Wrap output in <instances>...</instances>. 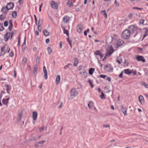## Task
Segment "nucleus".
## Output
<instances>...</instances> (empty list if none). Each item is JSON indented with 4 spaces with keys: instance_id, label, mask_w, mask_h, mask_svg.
Listing matches in <instances>:
<instances>
[{
    "instance_id": "nucleus-29",
    "label": "nucleus",
    "mask_w": 148,
    "mask_h": 148,
    "mask_svg": "<svg viewBox=\"0 0 148 148\" xmlns=\"http://www.w3.org/2000/svg\"><path fill=\"white\" fill-rule=\"evenodd\" d=\"M95 71V69L93 68H91L89 70V73L90 75H92L94 71Z\"/></svg>"
},
{
    "instance_id": "nucleus-1",
    "label": "nucleus",
    "mask_w": 148,
    "mask_h": 148,
    "mask_svg": "<svg viewBox=\"0 0 148 148\" xmlns=\"http://www.w3.org/2000/svg\"><path fill=\"white\" fill-rule=\"evenodd\" d=\"M130 31L128 29H125L122 32V36L124 39H128L130 38Z\"/></svg>"
},
{
    "instance_id": "nucleus-54",
    "label": "nucleus",
    "mask_w": 148,
    "mask_h": 148,
    "mask_svg": "<svg viewBox=\"0 0 148 148\" xmlns=\"http://www.w3.org/2000/svg\"><path fill=\"white\" fill-rule=\"evenodd\" d=\"M133 8L134 9H138V10H141L142 9V8H138V7H134Z\"/></svg>"
},
{
    "instance_id": "nucleus-53",
    "label": "nucleus",
    "mask_w": 148,
    "mask_h": 148,
    "mask_svg": "<svg viewBox=\"0 0 148 148\" xmlns=\"http://www.w3.org/2000/svg\"><path fill=\"white\" fill-rule=\"evenodd\" d=\"M13 26L9 25L8 27V29L9 31H10L12 30V28Z\"/></svg>"
},
{
    "instance_id": "nucleus-3",
    "label": "nucleus",
    "mask_w": 148,
    "mask_h": 148,
    "mask_svg": "<svg viewBox=\"0 0 148 148\" xmlns=\"http://www.w3.org/2000/svg\"><path fill=\"white\" fill-rule=\"evenodd\" d=\"M129 30L130 31V32H131V33H135V34L134 36V37H135L137 35V27L134 25H132L130 26L129 27Z\"/></svg>"
},
{
    "instance_id": "nucleus-21",
    "label": "nucleus",
    "mask_w": 148,
    "mask_h": 148,
    "mask_svg": "<svg viewBox=\"0 0 148 148\" xmlns=\"http://www.w3.org/2000/svg\"><path fill=\"white\" fill-rule=\"evenodd\" d=\"M37 113L35 112H33L32 113L33 118L34 120H36L37 116Z\"/></svg>"
},
{
    "instance_id": "nucleus-59",
    "label": "nucleus",
    "mask_w": 148,
    "mask_h": 148,
    "mask_svg": "<svg viewBox=\"0 0 148 148\" xmlns=\"http://www.w3.org/2000/svg\"><path fill=\"white\" fill-rule=\"evenodd\" d=\"M23 0H18V3L20 5L23 3Z\"/></svg>"
},
{
    "instance_id": "nucleus-33",
    "label": "nucleus",
    "mask_w": 148,
    "mask_h": 148,
    "mask_svg": "<svg viewBox=\"0 0 148 148\" xmlns=\"http://www.w3.org/2000/svg\"><path fill=\"white\" fill-rule=\"evenodd\" d=\"M12 17L14 18H15L17 16V13L16 11H14L12 14Z\"/></svg>"
},
{
    "instance_id": "nucleus-17",
    "label": "nucleus",
    "mask_w": 148,
    "mask_h": 148,
    "mask_svg": "<svg viewBox=\"0 0 148 148\" xmlns=\"http://www.w3.org/2000/svg\"><path fill=\"white\" fill-rule=\"evenodd\" d=\"M80 74L84 76V78H86L87 76V71L86 69H84L83 71L80 72Z\"/></svg>"
},
{
    "instance_id": "nucleus-11",
    "label": "nucleus",
    "mask_w": 148,
    "mask_h": 148,
    "mask_svg": "<svg viewBox=\"0 0 148 148\" xmlns=\"http://www.w3.org/2000/svg\"><path fill=\"white\" fill-rule=\"evenodd\" d=\"M43 71L44 73V77L45 79H47L48 78L47 72L45 66L43 67Z\"/></svg>"
},
{
    "instance_id": "nucleus-31",
    "label": "nucleus",
    "mask_w": 148,
    "mask_h": 148,
    "mask_svg": "<svg viewBox=\"0 0 148 148\" xmlns=\"http://www.w3.org/2000/svg\"><path fill=\"white\" fill-rule=\"evenodd\" d=\"M47 50L48 52V53L50 54L52 52V49L50 47H48L47 48Z\"/></svg>"
},
{
    "instance_id": "nucleus-18",
    "label": "nucleus",
    "mask_w": 148,
    "mask_h": 148,
    "mask_svg": "<svg viewBox=\"0 0 148 148\" xmlns=\"http://www.w3.org/2000/svg\"><path fill=\"white\" fill-rule=\"evenodd\" d=\"M138 99L140 101V102L142 104H143L144 103V99L143 97L140 95L138 97Z\"/></svg>"
},
{
    "instance_id": "nucleus-35",
    "label": "nucleus",
    "mask_w": 148,
    "mask_h": 148,
    "mask_svg": "<svg viewBox=\"0 0 148 148\" xmlns=\"http://www.w3.org/2000/svg\"><path fill=\"white\" fill-rule=\"evenodd\" d=\"M4 29L3 24L0 23V31H2Z\"/></svg>"
},
{
    "instance_id": "nucleus-46",
    "label": "nucleus",
    "mask_w": 148,
    "mask_h": 148,
    "mask_svg": "<svg viewBox=\"0 0 148 148\" xmlns=\"http://www.w3.org/2000/svg\"><path fill=\"white\" fill-rule=\"evenodd\" d=\"M114 3L116 5V6L119 7L120 6L119 3L116 0L115 1Z\"/></svg>"
},
{
    "instance_id": "nucleus-9",
    "label": "nucleus",
    "mask_w": 148,
    "mask_h": 148,
    "mask_svg": "<svg viewBox=\"0 0 148 148\" xmlns=\"http://www.w3.org/2000/svg\"><path fill=\"white\" fill-rule=\"evenodd\" d=\"M10 36V33L9 32H7L5 34L4 36V39L5 41H7L8 40Z\"/></svg>"
},
{
    "instance_id": "nucleus-64",
    "label": "nucleus",
    "mask_w": 148,
    "mask_h": 148,
    "mask_svg": "<svg viewBox=\"0 0 148 148\" xmlns=\"http://www.w3.org/2000/svg\"><path fill=\"white\" fill-rule=\"evenodd\" d=\"M22 115H23V113H22L21 112H20V113L18 115V116H19L20 119L21 118V116H22Z\"/></svg>"
},
{
    "instance_id": "nucleus-14",
    "label": "nucleus",
    "mask_w": 148,
    "mask_h": 148,
    "mask_svg": "<svg viewBox=\"0 0 148 148\" xmlns=\"http://www.w3.org/2000/svg\"><path fill=\"white\" fill-rule=\"evenodd\" d=\"M8 10H8L7 9L6 6H3L2 8L1 11L3 13L7 14L8 12Z\"/></svg>"
},
{
    "instance_id": "nucleus-60",
    "label": "nucleus",
    "mask_w": 148,
    "mask_h": 148,
    "mask_svg": "<svg viewBox=\"0 0 148 148\" xmlns=\"http://www.w3.org/2000/svg\"><path fill=\"white\" fill-rule=\"evenodd\" d=\"M42 19L41 18H40L39 20L38 25H39V23H40L41 22L42 23Z\"/></svg>"
},
{
    "instance_id": "nucleus-30",
    "label": "nucleus",
    "mask_w": 148,
    "mask_h": 148,
    "mask_svg": "<svg viewBox=\"0 0 148 148\" xmlns=\"http://www.w3.org/2000/svg\"><path fill=\"white\" fill-rule=\"evenodd\" d=\"M122 60V58L121 57H119L117 59V62L119 64H120L121 63V61Z\"/></svg>"
},
{
    "instance_id": "nucleus-62",
    "label": "nucleus",
    "mask_w": 148,
    "mask_h": 148,
    "mask_svg": "<svg viewBox=\"0 0 148 148\" xmlns=\"http://www.w3.org/2000/svg\"><path fill=\"white\" fill-rule=\"evenodd\" d=\"M82 69V65H80L79 66V70L81 71Z\"/></svg>"
},
{
    "instance_id": "nucleus-34",
    "label": "nucleus",
    "mask_w": 148,
    "mask_h": 148,
    "mask_svg": "<svg viewBox=\"0 0 148 148\" xmlns=\"http://www.w3.org/2000/svg\"><path fill=\"white\" fill-rule=\"evenodd\" d=\"M70 66H72V64L71 63H69L67 65H65L64 67V69L65 70L66 69Z\"/></svg>"
},
{
    "instance_id": "nucleus-8",
    "label": "nucleus",
    "mask_w": 148,
    "mask_h": 148,
    "mask_svg": "<svg viewBox=\"0 0 148 148\" xmlns=\"http://www.w3.org/2000/svg\"><path fill=\"white\" fill-rule=\"evenodd\" d=\"M114 50L112 46L111 47V48L110 49L108 52L106 54H107V56H110L113 53Z\"/></svg>"
},
{
    "instance_id": "nucleus-19",
    "label": "nucleus",
    "mask_w": 148,
    "mask_h": 148,
    "mask_svg": "<svg viewBox=\"0 0 148 148\" xmlns=\"http://www.w3.org/2000/svg\"><path fill=\"white\" fill-rule=\"evenodd\" d=\"M124 42L123 40H119L117 42L116 45L117 47H119L122 45L124 43Z\"/></svg>"
},
{
    "instance_id": "nucleus-20",
    "label": "nucleus",
    "mask_w": 148,
    "mask_h": 148,
    "mask_svg": "<svg viewBox=\"0 0 148 148\" xmlns=\"http://www.w3.org/2000/svg\"><path fill=\"white\" fill-rule=\"evenodd\" d=\"M143 29L145 30V33L143 35V40L144 39L146 36H148V29L147 28H144Z\"/></svg>"
},
{
    "instance_id": "nucleus-63",
    "label": "nucleus",
    "mask_w": 148,
    "mask_h": 148,
    "mask_svg": "<svg viewBox=\"0 0 148 148\" xmlns=\"http://www.w3.org/2000/svg\"><path fill=\"white\" fill-rule=\"evenodd\" d=\"M108 57L107 56V54H105L104 58H103L102 60L103 61H104L106 58Z\"/></svg>"
},
{
    "instance_id": "nucleus-4",
    "label": "nucleus",
    "mask_w": 148,
    "mask_h": 148,
    "mask_svg": "<svg viewBox=\"0 0 148 148\" xmlns=\"http://www.w3.org/2000/svg\"><path fill=\"white\" fill-rule=\"evenodd\" d=\"M136 59L138 61H142L143 62H145V60L143 56H137L136 57Z\"/></svg>"
},
{
    "instance_id": "nucleus-13",
    "label": "nucleus",
    "mask_w": 148,
    "mask_h": 148,
    "mask_svg": "<svg viewBox=\"0 0 148 148\" xmlns=\"http://www.w3.org/2000/svg\"><path fill=\"white\" fill-rule=\"evenodd\" d=\"M95 55L99 56L101 59L104 56L103 54L101 53L99 50H97L95 53Z\"/></svg>"
},
{
    "instance_id": "nucleus-55",
    "label": "nucleus",
    "mask_w": 148,
    "mask_h": 148,
    "mask_svg": "<svg viewBox=\"0 0 148 148\" xmlns=\"http://www.w3.org/2000/svg\"><path fill=\"white\" fill-rule=\"evenodd\" d=\"M5 18V16H3V18L2 17H0V20L1 21H3L4 20Z\"/></svg>"
},
{
    "instance_id": "nucleus-41",
    "label": "nucleus",
    "mask_w": 148,
    "mask_h": 148,
    "mask_svg": "<svg viewBox=\"0 0 148 148\" xmlns=\"http://www.w3.org/2000/svg\"><path fill=\"white\" fill-rule=\"evenodd\" d=\"M27 60V58L25 57H24L23 58L22 62L23 64H25Z\"/></svg>"
},
{
    "instance_id": "nucleus-44",
    "label": "nucleus",
    "mask_w": 148,
    "mask_h": 148,
    "mask_svg": "<svg viewBox=\"0 0 148 148\" xmlns=\"http://www.w3.org/2000/svg\"><path fill=\"white\" fill-rule=\"evenodd\" d=\"M36 62L38 64L40 62V58L38 56H37L36 58Z\"/></svg>"
},
{
    "instance_id": "nucleus-24",
    "label": "nucleus",
    "mask_w": 148,
    "mask_h": 148,
    "mask_svg": "<svg viewBox=\"0 0 148 148\" xmlns=\"http://www.w3.org/2000/svg\"><path fill=\"white\" fill-rule=\"evenodd\" d=\"M43 34L45 36H48L49 35V32L46 29H44L43 30Z\"/></svg>"
},
{
    "instance_id": "nucleus-5",
    "label": "nucleus",
    "mask_w": 148,
    "mask_h": 148,
    "mask_svg": "<svg viewBox=\"0 0 148 148\" xmlns=\"http://www.w3.org/2000/svg\"><path fill=\"white\" fill-rule=\"evenodd\" d=\"M14 6V4L12 2H10L7 4L6 7L8 10H9L12 9Z\"/></svg>"
},
{
    "instance_id": "nucleus-37",
    "label": "nucleus",
    "mask_w": 148,
    "mask_h": 148,
    "mask_svg": "<svg viewBox=\"0 0 148 148\" xmlns=\"http://www.w3.org/2000/svg\"><path fill=\"white\" fill-rule=\"evenodd\" d=\"M88 82L89 84L90 85L91 88H93V87H94V86H93V84H92V81L90 79H89L88 80Z\"/></svg>"
},
{
    "instance_id": "nucleus-50",
    "label": "nucleus",
    "mask_w": 148,
    "mask_h": 148,
    "mask_svg": "<svg viewBox=\"0 0 148 148\" xmlns=\"http://www.w3.org/2000/svg\"><path fill=\"white\" fill-rule=\"evenodd\" d=\"M9 24L10 25L13 26L12 21V20H10L9 21Z\"/></svg>"
},
{
    "instance_id": "nucleus-58",
    "label": "nucleus",
    "mask_w": 148,
    "mask_h": 148,
    "mask_svg": "<svg viewBox=\"0 0 148 148\" xmlns=\"http://www.w3.org/2000/svg\"><path fill=\"white\" fill-rule=\"evenodd\" d=\"M44 126H43L41 128H39V130L40 131H41L42 130H44Z\"/></svg>"
},
{
    "instance_id": "nucleus-40",
    "label": "nucleus",
    "mask_w": 148,
    "mask_h": 148,
    "mask_svg": "<svg viewBox=\"0 0 148 148\" xmlns=\"http://www.w3.org/2000/svg\"><path fill=\"white\" fill-rule=\"evenodd\" d=\"M67 40L68 42H69V44L71 48H72V45L71 42L69 38H68L67 39Z\"/></svg>"
},
{
    "instance_id": "nucleus-27",
    "label": "nucleus",
    "mask_w": 148,
    "mask_h": 148,
    "mask_svg": "<svg viewBox=\"0 0 148 148\" xmlns=\"http://www.w3.org/2000/svg\"><path fill=\"white\" fill-rule=\"evenodd\" d=\"M37 140L35 136H33L28 139V141L29 142H32L34 140Z\"/></svg>"
},
{
    "instance_id": "nucleus-2",
    "label": "nucleus",
    "mask_w": 148,
    "mask_h": 148,
    "mask_svg": "<svg viewBox=\"0 0 148 148\" xmlns=\"http://www.w3.org/2000/svg\"><path fill=\"white\" fill-rule=\"evenodd\" d=\"M78 90L75 88L72 89L71 91L70 98L72 99L75 97L78 94Z\"/></svg>"
},
{
    "instance_id": "nucleus-42",
    "label": "nucleus",
    "mask_w": 148,
    "mask_h": 148,
    "mask_svg": "<svg viewBox=\"0 0 148 148\" xmlns=\"http://www.w3.org/2000/svg\"><path fill=\"white\" fill-rule=\"evenodd\" d=\"M46 142V141L45 140H43L42 141H39L38 142H37V143L38 144H42L45 143Z\"/></svg>"
},
{
    "instance_id": "nucleus-49",
    "label": "nucleus",
    "mask_w": 148,
    "mask_h": 148,
    "mask_svg": "<svg viewBox=\"0 0 148 148\" xmlns=\"http://www.w3.org/2000/svg\"><path fill=\"white\" fill-rule=\"evenodd\" d=\"M106 77V75H100V77L104 79Z\"/></svg>"
},
{
    "instance_id": "nucleus-52",
    "label": "nucleus",
    "mask_w": 148,
    "mask_h": 148,
    "mask_svg": "<svg viewBox=\"0 0 148 148\" xmlns=\"http://www.w3.org/2000/svg\"><path fill=\"white\" fill-rule=\"evenodd\" d=\"M14 54L13 52V51H12L10 53L9 56H10V57H12L14 56Z\"/></svg>"
},
{
    "instance_id": "nucleus-23",
    "label": "nucleus",
    "mask_w": 148,
    "mask_h": 148,
    "mask_svg": "<svg viewBox=\"0 0 148 148\" xmlns=\"http://www.w3.org/2000/svg\"><path fill=\"white\" fill-rule=\"evenodd\" d=\"M82 29V27L80 25H78L77 27V31L79 33H80L81 32Z\"/></svg>"
},
{
    "instance_id": "nucleus-45",
    "label": "nucleus",
    "mask_w": 148,
    "mask_h": 148,
    "mask_svg": "<svg viewBox=\"0 0 148 148\" xmlns=\"http://www.w3.org/2000/svg\"><path fill=\"white\" fill-rule=\"evenodd\" d=\"M89 103H90L91 109L93 107L94 103L93 101H89Z\"/></svg>"
},
{
    "instance_id": "nucleus-51",
    "label": "nucleus",
    "mask_w": 148,
    "mask_h": 148,
    "mask_svg": "<svg viewBox=\"0 0 148 148\" xmlns=\"http://www.w3.org/2000/svg\"><path fill=\"white\" fill-rule=\"evenodd\" d=\"M145 20L144 19H141L140 21V23L142 25H143L144 24V22L145 21Z\"/></svg>"
},
{
    "instance_id": "nucleus-43",
    "label": "nucleus",
    "mask_w": 148,
    "mask_h": 148,
    "mask_svg": "<svg viewBox=\"0 0 148 148\" xmlns=\"http://www.w3.org/2000/svg\"><path fill=\"white\" fill-rule=\"evenodd\" d=\"M124 71L123 70L121 71L120 74L119 75V78H123V73Z\"/></svg>"
},
{
    "instance_id": "nucleus-61",
    "label": "nucleus",
    "mask_w": 148,
    "mask_h": 148,
    "mask_svg": "<svg viewBox=\"0 0 148 148\" xmlns=\"http://www.w3.org/2000/svg\"><path fill=\"white\" fill-rule=\"evenodd\" d=\"M49 41H50V40L49 38H47V39H46V40H45L46 43V44H48L49 42Z\"/></svg>"
},
{
    "instance_id": "nucleus-28",
    "label": "nucleus",
    "mask_w": 148,
    "mask_h": 148,
    "mask_svg": "<svg viewBox=\"0 0 148 148\" xmlns=\"http://www.w3.org/2000/svg\"><path fill=\"white\" fill-rule=\"evenodd\" d=\"M101 13V14L104 16V17L106 18H107V15L106 12V11L105 10H102Z\"/></svg>"
},
{
    "instance_id": "nucleus-7",
    "label": "nucleus",
    "mask_w": 148,
    "mask_h": 148,
    "mask_svg": "<svg viewBox=\"0 0 148 148\" xmlns=\"http://www.w3.org/2000/svg\"><path fill=\"white\" fill-rule=\"evenodd\" d=\"M51 5L53 9H57L58 8V3L54 1H51Z\"/></svg>"
},
{
    "instance_id": "nucleus-6",
    "label": "nucleus",
    "mask_w": 148,
    "mask_h": 148,
    "mask_svg": "<svg viewBox=\"0 0 148 148\" xmlns=\"http://www.w3.org/2000/svg\"><path fill=\"white\" fill-rule=\"evenodd\" d=\"M104 69L107 72H111L112 71L113 69L111 66L108 65H106L104 66Z\"/></svg>"
},
{
    "instance_id": "nucleus-38",
    "label": "nucleus",
    "mask_w": 148,
    "mask_h": 148,
    "mask_svg": "<svg viewBox=\"0 0 148 148\" xmlns=\"http://www.w3.org/2000/svg\"><path fill=\"white\" fill-rule=\"evenodd\" d=\"M67 5L71 7L73 6V3L70 1L69 0L67 2Z\"/></svg>"
},
{
    "instance_id": "nucleus-36",
    "label": "nucleus",
    "mask_w": 148,
    "mask_h": 148,
    "mask_svg": "<svg viewBox=\"0 0 148 148\" xmlns=\"http://www.w3.org/2000/svg\"><path fill=\"white\" fill-rule=\"evenodd\" d=\"M64 33L65 34L68 36H69V33L68 31L65 28L64 29Z\"/></svg>"
},
{
    "instance_id": "nucleus-26",
    "label": "nucleus",
    "mask_w": 148,
    "mask_h": 148,
    "mask_svg": "<svg viewBox=\"0 0 148 148\" xmlns=\"http://www.w3.org/2000/svg\"><path fill=\"white\" fill-rule=\"evenodd\" d=\"M26 38H25L24 41L22 45V50L23 51L26 48Z\"/></svg>"
},
{
    "instance_id": "nucleus-56",
    "label": "nucleus",
    "mask_w": 148,
    "mask_h": 148,
    "mask_svg": "<svg viewBox=\"0 0 148 148\" xmlns=\"http://www.w3.org/2000/svg\"><path fill=\"white\" fill-rule=\"evenodd\" d=\"M5 48V47H3L1 48V52H3L4 51Z\"/></svg>"
},
{
    "instance_id": "nucleus-25",
    "label": "nucleus",
    "mask_w": 148,
    "mask_h": 148,
    "mask_svg": "<svg viewBox=\"0 0 148 148\" xmlns=\"http://www.w3.org/2000/svg\"><path fill=\"white\" fill-rule=\"evenodd\" d=\"M60 77L59 75H58L57 76L56 78V84H58L60 82Z\"/></svg>"
},
{
    "instance_id": "nucleus-12",
    "label": "nucleus",
    "mask_w": 148,
    "mask_h": 148,
    "mask_svg": "<svg viewBox=\"0 0 148 148\" xmlns=\"http://www.w3.org/2000/svg\"><path fill=\"white\" fill-rule=\"evenodd\" d=\"M69 17L68 16L65 15L63 18V21L65 23H67L69 20Z\"/></svg>"
},
{
    "instance_id": "nucleus-47",
    "label": "nucleus",
    "mask_w": 148,
    "mask_h": 148,
    "mask_svg": "<svg viewBox=\"0 0 148 148\" xmlns=\"http://www.w3.org/2000/svg\"><path fill=\"white\" fill-rule=\"evenodd\" d=\"M8 25V21H5L4 23V25L5 27H7Z\"/></svg>"
},
{
    "instance_id": "nucleus-16",
    "label": "nucleus",
    "mask_w": 148,
    "mask_h": 148,
    "mask_svg": "<svg viewBox=\"0 0 148 148\" xmlns=\"http://www.w3.org/2000/svg\"><path fill=\"white\" fill-rule=\"evenodd\" d=\"M37 66L36 65H35L34 67V69L33 71V75L36 76L37 73Z\"/></svg>"
},
{
    "instance_id": "nucleus-57",
    "label": "nucleus",
    "mask_w": 148,
    "mask_h": 148,
    "mask_svg": "<svg viewBox=\"0 0 148 148\" xmlns=\"http://www.w3.org/2000/svg\"><path fill=\"white\" fill-rule=\"evenodd\" d=\"M132 16H133V14H132V13H130L129 14V17L130 18V19H132Z\"/></svg>"
},
{
    "instance_id": "nucleus-15",
    "label": "nucleus",
    "mask_w": 148,
    "mask_h": 148,
    "mask_svg": "<svg viewBox=\"0 0 148 148\" xmlns=\"http://www.w3.org/2000/svg\"><path fill=\"white\" fill-rule=\"evenodd\" d=\"M124 73L126 74L130 75L133 73V72L130 70L129 69H124L123 70Z\"/></svg>"
},
{
    "instance_id": "nucleus-48",
    "label": "nucleus",
    "mask_w": 148,
    "mask_h": 148,
    "mask_svg": "<svg viewBox=\"0 0 148 148\" xmlns=\"http://www.w3.org/2000/svg\"><path fill=\"white\" fill-rule=\"evenodd\" d=\"M142 84L143 85L145 86L146 88H148V85L145 82H143Z\"/></svg>"
},
{
    "instance_id": "nucleus-39",
    "label": "nucleus",
    "mask_w": 148,
    "mask_h": 148,
    "mask_svg": "<svg viewBox=\"0 0 148 148\" xmlns=\"http://www.w3.org/2000/svg\"><path fill=\"white\" fill-rule=\"evenodd\" d=\"M100 97L102 99H106V97H105V94L102 92H101V94L100 96Z\"/></svg>"
},
{
    "instance_id": "nucleus-32",
    "label": "nucleus",
    "mask_w": 148,
    "mask_h": 148,
    "mask_svg": "<svg viewBox=\"0 0 148 148\" xmlns=\"http://www.w3.org/2000/svg\"><path fill=\"white\" fill-rule=\"evenodd\" d=\"M2 102L3 103L4 105L8 106V102L7 101L5 100V99H2Z\"/></svg>"
},
{
    "instance_id": "nucleus-10",
    "label": "nucleus",
    "mask_w": 148,
    "mask_h": 148,
    "mask_svg": "<svg viewBox=\"0 0 148 148\" xmlns=\"http://www.w3.org/2000/svg\"><path fill=\"white\" fill-rule=\"evenodd\" d=\"M121 108L122 112L123 113L125 116H127V109L126 107H124L123 106H121Z\"/></svg>"
},
{
    "instance_id": "nucleus-22",
    "label": "nucleus",
    "mask_w": 148,
    "mask_h": 148,
    "mask_svg": "<svg viewBox=\"0 0 148 148\" xmlns=\"http://www.w3.org/2000/svg\"><path fill=\"white\" fill-rule=\"evenodd\" d=\"M78 63L79 62L77 58H74V62L73 63L74 66H76Z\"/></svg>"
}]
</instances>
